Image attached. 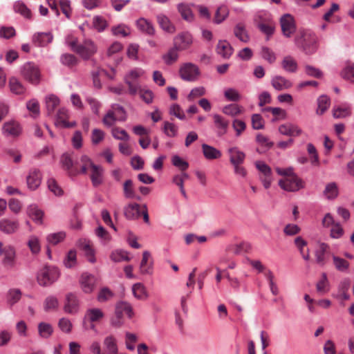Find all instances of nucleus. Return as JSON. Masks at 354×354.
Listing matches in <instances>:
<instances>
[{
  "label": "nucleus",
  "instance_id": "f257e3e1",
  "mask_svg": "<svg viewBox=\"0 0 354 354\" xmlns=\"http://www.w3.org/2000/svg\"><path fill=\"white\" fill-rule=\"evenodd\" d=\"M295 46L306 55H313L319 48V39L310 29H300L294 39Z\"/></svg>",
  "mask_w": 354,
  "mask_h": 354
},
{
  "label": "nucleus",
  "instance_id": "f03ea898",
  "mask_svg": "<svg viewBox=\"0 0 354 354\" xmlns=\"http://www.w3.org/2000/svg\"><path fill=\"white\" fill-rule=\"evenodd\" d=\"M65 44L85 60L89 59L97 50L96 45L92 40L86 39L79 44L77 38L72 35L65 37Z\"/></svg>",
  "mask_w": 354,
  "mask_h": 354
},
{
  "label": "nucleus",
  "instance_id": "7ed1b4c3",
  "mask_svg": "<svg viewBox=\"0 0 354 354\" xmlns=\"http://www.w3.org/2000/svg\"><path fill=\"white\" fill-rule=\"evenodd\" d=\"M20 74L24 80L34 86L39 85L41 81V69L33 62H27L21 66Z\"/></svg>",
  "mask_w": 354,
  "mask_h": 354
},
{
  "label": "nucleus",
  "instance_id": "20e7f679",
  "mask_svg": "<svg viewBox=\"0 0 354 354\" xmlns=\"http://www.w3.org/2000/svg\"><path fill=\"white\" fill-rule=\"evenodd\" d=\"M59 276V271L56 267L45 266L37 272V280L41 286L46 287L55 283Z\"/></svg>",
  "mask_w": 354,
  "mask_h": 354
},
{
  "label": "nucleus",
  "instance_id": "39448f33",
  "mask_svg": "<svg viewBox=\"0 0 354 354\" xmlns=\"http://www.w3.org/2000/svg\"><path fill=\"white\" fill-rule=\"evenodd\" d=\"M127 120V113L120 104H114L104 115L102 122L108 127H112L116 121H125Z\"/></svg>",
  "mask_w": 354,
  "mask_h": 354
},
{
  "label": "nucleus",
  "instance_id": "423d86ee",
  "mask_svg": "<svg viewBox=\"0 0 354 354\" xmlns=\"http://www.w3.org/2000/svg\"><path fill=\"white\" fill-rule=\"evenodd\" d=\"M0 255L3 257L2 264L7 268H12L15 265L16 251L11 245H3L0 241Z\"/></svg>",
  "mask_w": 354,
  "mask_h": 354
},
{
  "label": "nucleus",
  "instance_id": "0eeeda50",
  "mask_svg": "<svg viewBox=\"0 0 354 354\" xmlns=\"http://www.w3.org/2000/svg\"><path fill=\"white\" fill-rule=\"evenodd\" d=\"M200 74L198 67L192 63L183 64L179 69V75L182 80L187 82H194Z\"/></svg>",
  "mask_w": 354,
  "mask_h": 354
},
{
  "label": "nucleus",
  "instance_id": "6e6552de",
  "mask_svg": "<svg viewBox=\"0 0 354 354\" xmlns=\"http://www.w3.org/2000/svg\"><path fill=\"white\" fill-rule=\"evenodd\" d=\"M279 185L285 191L297 192L304 188V183L301 178L295 174L290 177L280 180Z\"/></svg>",
  "mask_w": 354,
  "mask_h": 354
},
{
  "label": "nucleus",
  "instance_id": "1a4fd4ad",
  "mask_svg": "<svg viewBox=\"0 0 354 354\" xmlns=\"http://www.w3.org/2000/svg\"><path fill=\"white\" fill-rule=\"evenodd\" d=\"M280 25L283 35L287 38L291 37L297 29L295 19L290 14H285L281 16Z\"/></svg>",
  "mask_w": 354,
  "mask_h": 354
},
{
  "label": "nucleus",
  "instance_id": "9d476101",
  "mask_svg": "<svg viewBox=\"0 0 354 354\" xmlns=\"http://www.w3.org/2000/svg\"><path fill=\"white\" fill-rule=\"evenodd\" d=\"M193 37L192 34L187 31L179 32L174 38V46L179 50H185L188 49L193 44Z\"/></svg>",
  "mask_w": 354,
  "mask_h": 354
},
{
  "label": "nucleus",
  "instance_id": "9b49d317",
  "mask_svg": "<svg viewBox=\"0 0 354 354\" xmlns=\"http://www.w3.org/2000/svg\"><path fill=\"white\" fill-rule=\"evenodd\" d=\"M79 283L82 290L86 294H90L95 288L96 278L91 274L84 272L81 274Z\"/></svg>",
  "mask_w": 354,
  "mask_h": 354
},
{
  "label": "nucleus",
  "instance_id": "f8f14e48",
  "mask_svg": "<svg viewBox=\"0 0 354 354\" xmlns=\"http://www.w3.org/2000/svg\"><path fill=\"white\" fill-rule=\"evenodd\" d=\"M42 176L41 171L37 169H32L29 171L26 176V183L28 188L34 191L36 190L41 185Z\"/></svg>",
  "mask_w": 354,
  "mask_h": 354
},
{
  "label": "nucleus",
  "instance_id": "ddd939ff",
  "mask_svg": "<svg viewBox=\"0 0 354 354\" xmlns=\"http://www.w3.org/2000/svg\"><path fill=\"white\" fill-rule=\"evenodd\" d=\"M104 317V313L99 308H89L86 310L84 320L90 323H98Z\"/></svg>",
  "mask_w": 354,
  "mask_h": 354
},
{
  "label": "nucleus",
  "instance_id": "4468645a",
  "mask_svg": "<svg viewBox=\"0 0 354 354\" xmlns=\"http://www.w3.org/2000/svg\"><path fill=\"white\" fill-rule=\"evenodd\" d=\"M19 227V223L16 219L3 218L0 221V230L4 234H14Z\"/></svg>",
  "mask_w": 354,
  "mask_h": 354
},
{
  "label": "nucleus",
  "instance_id": "2eb2a0df",
  "mask_svg": "<svg viewBox=\"0 0 354 354\" xmlns=\"http://www.w3.org/2000/svg\"><path fill=\"white\" fill-rule=\"evenodd\" d=\"M79 300L76 295L68 293L66 297L64 310L66 313L75 314L79 310Z\"/></svg>",
  "mask_w": 354,
  "mask_h": 354
},
{
  "label": "nucleus",
  "instance_id": "dca6fc26",
  "mask_svg": "<svg viewBox=\"0 0 354 354\" xmlns=\"http://www.w3.org/2000/svg\"><path fill=\"white\" fill-rule=\"evenodd\" d=\"M279 132L283 136H299L302 133V129L293 123H286L279 127Z\"/></svg>",
  "mask_w": 354,
  "mask_h": 354
},
{
  "label": "nucleus",
  "instance_id": "f3484780",
  "mask_svg": "<svg viewBox=\"0 0 354 354\" xmlns=\"http://www.w3.org/2000/svg\"><path fill=\"white\" fill-rule=\"evenodd\" d=\"M332 112L334 118H346L352 115V108L349 104L344 103L333 106Z\"/></svg>",
  "mask_w": 354,
  "mask_h": 354
},
{
  "label": "nucleus",
  "instance_id": "a211bd4d",
  "mask_svg": "<svg viewBox=\"0 0 354 354\" xmlns=\"http://www.w3.org/2000/svg\"><path fill=\"white\" fill-rule=\"evenodd\" d=\"M3 133L6 136H17L21 131L19 124L14 120L5 122L3 125Z\"/></svg>",
  "mask_w": 354,
  "mask_h": 354
},
{
  "label": "nucleus",
  "instance_id": "6ab92c4d",
  "mask_svg": "<svg viewBox=\"0 0 354 354\" xmlns=\"http://www.w3.org/2000/svg\"><path fill=\"white\" fill-rule=\"evenodd\" d=\"M227 151L230 156V162L232 165H242L244 162L245 154L238 147H231Z\"/></svg>",
  "mask_w": 354,
  "mask_h": 354
},
{
  "label": "nucleus",
  "instance_id": "aec40b11",
  "mask_svg": "<svg viewBox=\"0 0 354 354\" xmlns=\"http://www.w3.org/2000/svg\"><path fill=\"white\" fill-rule=\"evenodd\" d=\"M53 35L51 32H37L32 36V42L37 46L44 47L51 43Z\"/></svg>",
  "mask_w": 354,
  "mask_h": 354
},
{
  "label": "nucleus",
  "instance_id": "412c9836",
  "mask_svg": "<svg viewBox=\"0 0 354 354\" xmlns=\"http://www.w3.org/2000/svg\"><path fill=\"white\" fill-rule=\"evenodd\" d=\"M271 84L275 90L279 91L288 89L292 86L291 81L281 75L274 76L271 80Z\"/></svg>",
  "mask_w": 354,
  "mask_h": 354
},
{
  "label": "nucleus",
  "instance_id": "4be33fe9",
  "mask_svg": "<svg viewBox=\"0 0 354 354\" xmlns=\"http://www.w3.org/2000/svg\"><path fill=\"white\" fill-rule=\"evenodd\" d=\"M140 205L138 203H130L124 207V215L127 220H136L138 219L141 212L140 209Z\"/></svg>",
  "mask_w": 354,
  "mask_h": 354
},
{
  "label": "nucleus",
  "instance_id": "5701e85b",
  "mask_svg": "<svg viewBox=\"0 0 354 354\" xmlns=\"http://www.w3.org/2000/svg\"><path fill=\"white\" fill-rule=\"evenodd\" d=\"M28 216L37 224H42L44 212L35 204L30 205L27 208Z\"/></svg>",
  "mask_w": 354,
  "mask_h": 354
},
{
  "label": "nucleus",
  "instance_id": "b1692460",
  "mask_svg": "<svg viewBox=\"0 0 354 354\" xmlns=\"http://www.w3.org/2000/svg\"><path fill=\"white\" fill-rule=\"evenodd\" d=\"M91 170V180L94 187H98L103 183L104 169L100 166L95 165Z\"/></svg>",
  "mask_w": 354,
  "mask_h": 354
},
{
  "label": "nucleus",
  "instance_id": "393cba45",
  "mask_svg": "<svg viewBox=\"0 0 354 354\" xmlns=\"http://www.w3.org/2000/svg\"><path fill=\"white\" fill-rule=\"evenodd\" d=\"M10 91L15 95H24L26 92L25 86L15 77H11L8 81Z\"/></svg>",
  "mask_w": 354,
  "mask_h": 354
},
{
  "label": "nucleus",
  "instance_id": "a878e982",
  "mask_svg": "<svg viewBox=\"0 0 354 354\" xmlns=\"http://www.w3.org/2000/svg\"><path fill=\"white\" fill-rule=\"evenodd\" d=\"M216 52L222 57L227 59L232 55L233 48L227 41H219L216 46Z\"/></svg>",
  "mask_w": 354,
  "mask_h": 354
},
{
  "label": "nucleus",
  "instance_id": "bb28decb",
  "mask_svg": "<svg viewBox=\"0 0 354 354\" xmlns=\"http://www.w3.org/2000/svg\"><path fill=\"white\" fill-rule=\"evenodd\" d=\"M324 196L328 200H334L339 195V187L335 182H330L326 185L323 191Z\"/></svg>",
  "mask_w": 354,
  "mask_h": 354
},
{
  "label": "nucleus",
  "instance_id": "cd10ccee",
  "mask_svg": "<svg viewBox=\"0 0 354 354\" xmlns=\"http://www.w3.org/2000/svg\"><path fill=\"white\" fill-rule=\"evenodd\" d=\"M201 147L203 156L207 160L218 159L222 156L221 151L212 146L207 144H203Z\"/></svg>",
  "mask_w": 354,
  "mask_h": 354
},
{
  "label": "nucleus",
  "instance_id": "c85d7f7f",
  "mask_svg": "<svg viewBox=\"0 0 354 354\" xmlns=\"http://www.w3.org/2000/svg\"><path fill=\"white\" fill-rule=\"evenodd\" d=\"M160 27L165 32L173 33L175 32V26L169 19L164 14H159L156 17Z\"/></svg>",
  "mask_w": 354,
  "mask_h": 354
},
{
  "label": "nucleus",
  "instance_id": "c756f323",
  "mask_svg": "<svg viewBox=\"0 0 354 354\" xmlns=\"http://www.w3.org/2000/svg\"><path fill=\"white\" fill-rule=\"evenodd\" d=\"M151 254L149 251H144L142 259L140 264V271L142 274H149L152 269V263L149 261Z\"/></svg>",
  "mask_w": 354,
  "mask_h": 354
},
{
  "label": "nucleus",
  "instance_id": "7c9ffc66",
  "mask_svg": "<svg viewBox=\"0 0 354 354\" xmlns=\"http://www.w3.org/2000/svg\"><path fill=\"white\" fill-rule=\"evenodd\" d=\"M138 28L142 32L149 35H153L155 33V29L152 24L145 18H140L136 21Z\"/></svg>",
  "mask_w": 354,
  "mask_h": 354
},
{
  "label": "nucleus",
  "instance_id": "2f4dec72",
  "mask_svg": "<svg viewBox=\"0 0 354 354\" xmlns=\"http://www.w3.org/2000/svg\"><path fill=\"white\" fill-rule=\"evenodd\" d=\"M132 292L133 296L139 300H146L149 297L146 287L141 283L133 285Z\"/></svg>",
  "mask_w": 354,
  "mask_h": 354
},
{
  "label": "nucleus",
  "instance_id": "473e14b6",
  "mask_svg": "<svg viewBox=\"0 0 354 354\" xmlns=\"http://www.w3.org/2000/svg\"><path fill=\"white\" fill-rule=\"evenodd\" d=\"M330 100L325 95L319 96L317 99V108L316 113L319 115H323L330 107Z\"/></svg>",
  "mask_w": 354,
  "mask_h": 354
},
{
  "label": "nucleus",
  "instance_id": "72a5a7b5",
  "mask_svg": "<svg viewBox=\"0 0 354 354\" xmlns=\"http://www.w3.org/2000/svg\"><path fill=\"white\" fill-rule=\"evenodd\" d=\"M104 346L106 354H116L118 352L116 339L112 335L107 336L104 338Z\"/></svg>",
  "mask_w": 354,
  "mask_h": 354
},
{
  "label": "nucleus",
  "instance_id": "f704fd0d",
  "mask_svg": "<svg viewBox=\"0 0 354 354\" xmlns=\"http://www.w3.org/2000/svg\"><path fill=\"white\" fill-rule=\"evenodd\" d=\"M46 107L48 115H52L59 104V99L55 95L51 94L45 98Z\"/></svg>",
  "mask_w": 354,
  "mask_h": 354
},
{
  "label": "nucleus",
  "instance_id": "c9c22d12",
  "mask_svg": "<svg viewBox=\"0 0 354 354\" xmlns=\"http://www.w3.org/2000/svg\"><path fill=\"white\" fill-rule=\"evenodd\" d=\"M80 247L84 252V254L87 258V260L93 263L96 261V259L95 257V252L93 249L91 247L90 243L88 241H80Z\"/></svg>",
  "mask_w": 354,
  "mask_h": 354
},
{
  "label": "nucleus",
  "instance_id": "e433bc0d",
  "mask_svg": "<svg viewBox=\"0 0 354 354\" xmlns=\"http://www.w3.org/2000/svg\"><path fill=\"white\" fill-rule=\"evenodd\" d=\"M283 68L288 73H295L298 69L296 60L291 56H286L281 62Z\"/></svg>",
  "mask_w": 354,
  "mask_h": 354
},
{
  "label": "nucleus",
  "instance_id": "4c0bfd02",
  "mask_svg": "<svg viewBox=\"0 0 354 354\" xmlns=\"http://www.w3.org/2000/svg\"><path fill=\"white\" fill-rule=\"evenodd\" d=\"M37 328L39 336L44 339L49 338L53 333V326L49 323L40 322Z\"/></svg>",
  "mask_w": 354,
  "mask_h": 354
},
{
  "label": "nucleus",
  "instance_id": "58836bf2",
  "mask_svg": "<svg viewBox=\"0 0 354 354\" xmlns=\"http://www.w3.org/2000/svg\"><path fill=\"white\" fill-rule=\"evenodd\" d=\"M14 10L19 13L24 17L26 19H31L32 13L30 10L25 5V3L22 1H16L14 4Z\"/></svg>",
  "mask_w": 354,
  "mask_h": 354
},
{
  "label": "nucleus",
  "instance_id": "ea45409f",
  "mask_svg": "<svg viewBox=\"0 0 354 354\" xmlns=\"http://www.w3.org/2000/svg\"><path fill=\"white\" fill-rule=\"evenodd\" d=\"M214 122L216 127L218 129L220 134H224L227 131L228 126V121L225 120L222 116L218 114H214L213 115Z\"/></svg>",
  "mask_w": 354,
  "mask_h": 354
},
{
  "label": "nucleus",
  "instance_id": "a19ab883",
  "mask_svg": "<svg viewBox=\"0 0 354 354\" xmlns=\"http://www.w3.org/2000/svg\"><path fill=\"white\" fill-rule=\"evenodd\" d=\"M175 46L170 48L168 52L162 56V59L167 65H171L175 63L178 59V53Z\"/></svg>",
  "mask_w": 354,
  "mask_h": 354
},
{
  "label": "nucleus",
  "instance_id": "79ce46f5",
  "mask_svg": "<svg viewBox=\"0 0 354 354\" xmlns=\"http://www.w3.org/2000/svg\"><path fill=\"white\" fill-rule=\"evenodd\" d=\"M341 76L354 84V64L347 62L345 67L341 72Z\"/></svg>",
  "mask_w": 354,
  "mask_h": 354
},
{
  "label": "nucleus",
  "instance_id": "37998d69",
  "mask_svg": "<svg viewBox=\"0 0 354 354\" xmlns=\"http://www.w3.org/2000/svg\"><path fill=\"white\" fill-rule=\"evenodd\" d=\"M60 62L68 67L72 68L78 64V59L73 54L64 53L60 56Z\"/></svg>",
  "mask_w": 354,
  "mask_h": 354
},
{
  "label": "nucleus",
  "instance_id": "c03bdc74",
  "mask_svg": "<svg viewBox=\"0 0 354 354\" xmlns=\"http://www.w3.org/2000/svg\"><path fill=\"white\" fill-rule=\"evenodd\" d=\"M21 297V292L19 289L12 288L8 290L6 294V301L10 306L16 304Z\"/></svg>",
  "mask_w": 354,
  "mask_h": 354
},
{
  "label": "nucleus",
  "instance_id": "a18cd8bd",
  "mask_svg": "<svg viewBox=\"0 0 354 354\" xmlns=\"http://www.w3.org/2000/svg\"><path fill=\"white\" fill-rule=\"evenodd\" d=\"M124 196L127 198H136L140 200V197H136L133 189V181L130 179L127 180L123 184Z\"/></svg>",
  "mask_w": 354,
  "mask_h": 354
},
{
  "label": "nucleus",
  "instance_id": "49530a36",
  "mask_svg": "<svg viewBox=\"0 0 354 354\" xmlns=\"http://www.w3.org/2000/svg\"><path fill=\"white\" fill-rule=\"evenodd\" d=\"M328 248V246L327 244L322 243L319 245V249L315 251V255L316 262L322 266H324L325 264V253Z\"/></svg>",
  "mask_w": 354,
  "mask_h": 354
},
{
  "label": "nucleus",
  "instance_id": "de8ad7c7",
  "mask_svg": "<svg viewBox=\"0 0 354 354\" xmlns=\"http://www.w3.org/2000/svg\"><path fill=\"white\" fill-rule=\"evenodd\" d=\"M59 301L55 296L50 295L44 301V308L46 312L55 310L58 308Z\"/></svg>",
  "mask_w": 354,
  "mask_h": 354
},
{
  "label": "nucleus",
  "instance_id": "09e8293b",
  "mask_svg": "<svg viewBox=\"0 0 354 354\" xmlns=\"http://www.w3.org/2000/svg\"><path fill=\"white\" fill-rule=\"evenodd\" d=\"M178 12L181 17L187 21H192L194 19L193 13L188 5L185 3H179L178 5Z\"/></svg>",
  "mask_w": 354,
  "mask_h": 354
},
{
  "label": "nucleus",
  "instance_id": "8fccbe9b",
  "mask_svg": "<svg viewBox=\"0 0 354 354\" xmlns=\"http://www.w3.org/2000/svg\"><path fill=\"white\" fill-rule=\"evenodd\" d=\"M163 131L169 138H174L178 135V127L173 122H164Z\"/></svg>",
  "mask_w": 354,
  "mask_h": 354
},
{
  "label": "nucleus",
  "instance_id": "3c124183",
  "mask_svg": "<svg viewBox=\"0 0 354 354\" xmlns=\"http://www.w3.org/2000/svg\"><path fill=\"white\" fill-rule=\"evenodd\" d=\"M64 264L67 268H72L77 264V252L75 250L68 252L64 259Z\"/></svg>",
  "mask_w": 354,
  "mask_h": 354
},
{
  "label": "nucleus",
  "instance_id": "603ef678",
  "mask_svg": "<svg viewBox=\"0 0 354 354\" xmlns=\"http://www.w3.org/2000/svg\"><path fill=\"white\" fill-rule=\"evenodd\" d=\"M234 35L241 41L246 43L249 41V36L243 24H238L234 28Z\"/></svg>",
  "mask_w": 354,
  "mask_h": 354
},
{
  "label": "nucleus",
  "instance_id": "864d4df0",
  "mask_svg": "<svg viewBox=\"0 0 354 354\" xmlns=\"http://www.w3.org/2000/svg\"><path fill=\"white\" fill-rule=\"evenodd\" d=\"M229 10L225 6H219L216 12L214 22L216 24H221L223 22L228 16Z\"/></svg>",
  "mask_w": 354,
  "mask_h": 354
},
{
  "label": "nucleus",
  "instance_id": "5fc2aeb1",
  "mask_svg": "<svg viewBox=\"0 0 354 354\" xmlns=\"http://www.w3.org/2000/svg\"><path fill=\"white\" fill-rule=\"evenodd\" d=\"M110 258L114 262L128 261L130 258L127 252L122 250H116L111 254Z\"/></svg>",
  "mask_w": 354,
  "mask_h": 354
},
{
  "label": "nucleus",
  "instance_id": "6e6d98bb",
  "mask_svg": "<svg viewBox=\"0 0 354 354\" xmlns=\"http://www.w3.org/2000/svg\"><path fill=\"white\" fill-rule=\"evenodd\" d=\"M224 97L227 101L238 102L241 99L240 93L234 88H228L224 91Z\"/></svg>",
  "mask_w": 354,
  "mask_h": 354
},
{
  "label": "nucleus",
  "instance_id": "4d7b16f0",
  "mask_svg": "<svg viewBox=\"0 0 354 354\" xmlns=\"http://www.w3.org/2000/svg\"><path fill=\"white\" fill-rule=\"evenodd\" d=\"M66 237V233L63 231L52 233L47 236L46 239L48 243L57 245L63 241Z\"/></svg>",
  "mask_w": 354,
  "mask_h": 354
},
{
  "label": "nucleus",
  "instance_id": "13d9d810",
  "mask_svg": "<svg viewBox=\"0 0 354 354\" xmlns=\"http://www.w3.org/2000/svg\"><path fill=\"white\" fill-rule=\"evenodd\" d=\"M114 293L106 287L100 289L97 296V299L99 302L103 303L110 300L113 297Z\"/></svg>",
  "mask_w": 354,
  "mask_h": 354
},
{
  "label": "nucleus",
  "instance_id": "bf43d9fd",
  "mask_svg": "<svg viewBox=\"0 0 354 354\" xmlns=\"http://www.w3.org/2000/svg\"><path fill=\"white\" fill-rule=\"evenodd\" d=\"M223 113L225 115L234 117L241 113V107L236 104H230L223 108Z\"/></svg>",
  "mask_w": 354,
  "mask_h": 354
},
{
  "label": "nucleus",
  "instance_id": "052dcab7",
  "mask_svg": "<svg viewBox=\"0 0 354 354\" xmlns=\"http://www.w3.org/2000/svg\"><path fill=\"white\" fill-rule=\"evenodd\" d=\"M333 263L335 268L340 272H346L349 268V263L340 257L333 256Z\"/></svg>",
  "mask_w": 354,
  "mask_h": 354
},
{
  "label": "nucleus",
  "instance_id": "680f3d73",
  "mask_svg": "<svg viewBox=\"0 0 354 354\" xmlns=\"http://www.w3.org/2000/svg\"><path fill=\"white\" fill-rule=\"evenodd\" d=\"M171 163L174 166L178 168L181 171H186L189 167V163L178 155H174L172 156Z\"/></svg>",
  "mask_w": 354,
  "mask_h": 354
},
{
  "label": "nucleus",
  "instance_id": "e2e57ef3",
  "mask_svg": "<svg viewBox=\"0 0 354 354\" xmlns=\"http://www.w3.org/2000/svg\"><path fill=\"white\" fill-rule=\"evenodd\" d=\"M81 172L84 174L87 173L88 169H92L95 165L92 160L86 155H82L80 158Z\"/></svg>",
  "mask_w": 354,
  "mask_h": 354
},
{
  "label": "nucleus",
  "instance_id": "0e129e2a",
  "mask_svg": "<svg viewBox=\"0 0 354 354\" xmlns=\"http://www.w3.org/2000/svg\"><path fill=\"white\" fill-rule=\"evenodd\" d=\"M316 288L317 292L321 294L328 291V281L326 273H322L320 280L317 283Z\"/></svg>",
  "mask_w": 354,
  "mask_h": 354
},
{
  "label": "nucleus",
  "instance_id": "69168bd1",
  "mask_svg": "<svg viewBox=\"0 0 354 354\" xmlns=\"http://www.w3.org/2000/svg\"><path fill=\"white\" fill-rule=\"evenodd\" d=\"M27 109L32 113L33 118H37L39 115V104L37 100L31 99L26 103Z\"/></svg>",
  "mask_w": 354,
  "mask_h": 354
},
{
  "label": "nucleus",
  "instance_id": "338daca9",
  "mask_svg": "<svg viewBox=\"0 0 354 354\" xmlns=\"http://www.w3.org/2000/svg\"><path fill=\"white\" fill-rule=\"evenodd\" d=\"M47 185L48 189L55 196H60L63 195L64 192L62 189L54 178H49L47 180Z\"/></svg>",
  "mask_w": 354,
  "mask_h": 354
},
{
  "label": "nucleus",
  "instance_id": "774afa93",
  "mask_svg": "<svg viewBox=\"0 0 354 354\" xmlns=\"http://www.w3.org/2000/svg\"><path fill=\"white\" fill-rule=\"evenodd\" d=\"M169 114L176 117L180 120H185L186 119L185 112L180 105L177 104H174L170 106Z\"/></svg>",
  "mask_w": 354,
  "mask_h": 354
}]
</instances>
